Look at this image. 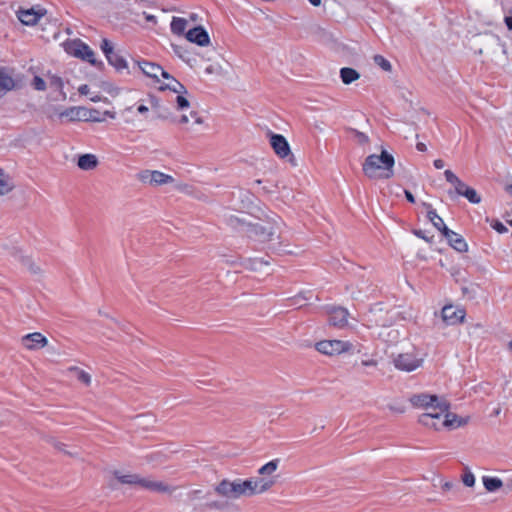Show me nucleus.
Returning a JSON list of instances; mask_svg holds the SVG:
<instances>
[{
    "label": "nucleus",
    "mask_w": 512,
    "mask_h": 512,
    "mask_svg": "<svg viewBox=\"0 0 512 512\" xmlns=\"http://www.w3.org/2000/svg\"><path fill=\"white\" fill-rule=\"evenodd\" d=\"M443 236L448 240L451 247H453L458 252H466L468 249L467 243L464 238L455 233L454 231L445 228Z\"/></svg>",
    "instance_id": "obj_15"
},
{
    "label": "nucleus",
    "mask_w": 512,
    "mask_h": 512,
    "mask_svg": "<svg viewBox=\"0 0 512 512\" xmlns=\"http://www.w3.org/2000/svg\"><path fill=\"white\" fill-rule=\"evenodd\" d=\"M414 234H415L417 237L422 238V239H424V240H425V241H427V242H430V238L425 234V232H424V231H422V230H415V231H414Z\"/></svg>",
    "instance_id": "obj_49"
},
{
    "label": "nucleus",
    "mask_w": 512,
    "mask_h": 512,
    "mask_svg": "<svg viewBox=\"0 0 512 512\" xmlns=\"http://www.w3.org/2000/svg\"><path fill=\"white\" fill-rule=\"evenodd\" d=\"M214 491L217 495L228 499H238L243 496L240 479L234 481L223 479L215 486Z\"/></svg>",
    "instance_id": "obj_6"
},
{
    "label": "nucleus",
    "mask_w": 512,
    "mask_h": 512,
    "mask_svg": "<svg viewBox=\"0 0 512 512\" xmlns=\"http://www.w3.org/2000/svg\"><path fill=\"white\" fill-rule=\"evenodd\" d=\"M88 110L83 107H70L60 113V117H66L70 121H79L88 119Z\"/></svg>",
    "instance_id": "obj_16"
},
{
    "label": "nucleus",
    "mask_w": 512,
    "mask_h": 512,
    "mask_svg": "<svg viewBox=\"0 0 512 512\" xmlns=\"http://www.w3.org/2000/svg\"><path fill=\"white\" fill-rule=\"evenodd\" d=\"M187 27V20L184 18L173 17L170 24L172 33L182 35Z\"/></svg>",
    "instance_id": "obj_30"
},
{
    "label": "nucleus",
    "mask_w": 512,
    "mask_h": 512,
    "mask_svg": "<svg viewBox=\"0 0 512 512\" xmlns=\"http://www.w3.org/2000/svg\"><path fill=\"white\" fill-rule=\"evenodd\" d=\"M15 87V81L10 73L9 69L3 66H0V90L1 91H11Z\"/></svg>",
    "instance_id": "obj_17"
},
{
    "label": "nucleus",
    "mask_w": 512,
    "mask_h": 512,
    "mask_svg": "<svg viewBox=\"0 0 512 512\" xmlns=\"http://www.w3.org/2000/svg\"><path fill=\"white\" fill-rule=\"evenodd\" d=\"M313 6H319L321 4V0H308Z\"/></svg>",
    "instance_id": "obj_63"
},
{
    "label": "nucleus",
    "mask_w": 512,
    "mask_h": 512,
    "mask_svg": "<svg viewBox=\"0 0 512 512\" xmlns=\"http://www.w3.org/2000/svg\"><path fill=\"white\" fill-rule=\"evenodd\" d=\"M301 300H305V298H304V297H302L301 295H299V296L295 297V298L293 299V303H292V305H299V306H302Z\"/></svg>",
    "instance_id": "obj_55"
},
{
    "label": "nucleus",
    "mask_w": 512,
    "mask_h": 512,
    "mask_svg": "<svg viewBox=\"0 0 512 512\" xmlns=\"http://www.w3.org/2000/svg\"><path fill=\"white\" fill-rule=\"evenodd\" d=\"M32 86L37 91H44L46 89L45 81L41 77H39V76H35L33 78Z\"/></svg>",
    "instance_id": "obj_39"
},
{
    "label": "nucleus",
    "mask_w": 512,
    "mask_h": 512,
    "mask_svg": "<svg viewBox=\"0 0 512 512\" xmlns=\"http://www.w3.org/2000/svg\"><path fill=\"white\" fill-rule=\"evenodd\" d=\"M443 415L445 418L442 422H440V426L459 427L466 423L465 420L458 418L456 414L449 413L448 410Z\"/></svg>",
    "instance_id": "obj_26"
},
{
    "label": "nucleus",
    "mask_w": 512,
    "mask_h": 512,
    "mask_svg": "<svg viewBox=\"0 0 512 512\" xmlns=\"http://www.w3.org/2000/svg\"><path fill=\"white\" fill-rule=\"evenodd\" d=\"M49 85L52 89L58 91L63 100L66 99V93L63 91L64 83L61 77L57 75H48Z\"/></svg>",
    "instance_id": "obj_28"
},
{
    "label": "nucleus",
    "mask_w": 512,
    "mask_h": 512,
    "mask_svg": "<svg viewBox=\"0 0 512 512\" xmlns=\"http://www.w3.org/2000/svg\"><path fill=\"white\" fill-rule=\"evenodd\" d=\"M184 95L185 94H178L176 97L175 103L178 110L186 109L190 105L188 99Z\"/></svg>",
    "instance_id": "obj_38"
},
{
    "label": "nucleus",
    "mask_w": 512,
    "mask_h": 512,
    "mask_svg": "<svg viewBox=\"0 0 512 512\" xmlns=\"http://www.w3.org/2000/svg\"><path fill=\"white\" fill-rule=\"evenodd\" d=\"M140 68L145 75H147L148 77H151L153 79H156V80H158L159 74L162 69V67L159 66L158 64L148 62V61L142 62L140 64Z\"/></svg>",
    "instance_id": "obj_23"
},
{
    "label": "nucleus",
    "mask_w": 512,
    "mask_h": 512,
    "mask_svg": "<svg viewBox=\"0 0 512 512\" xmlns=\"http://www.w3.org/2000/svg\"><path fill=\"white\" fill-rule=\"evenodd\" d=\"M67 51L70 54L91 63L92 65H96L94 51L87 44L83 43L79 39L69 43Z\"/></svg>",
    "instance_id": "obj_8"
},
{
    "label": "nucleus",
    "mask_w": 512,
    "mask_h": 512,
    "mask_svg": "<svg viewBox=\"0 0 512 512\" xmlns=\"http://www.w3.org/2000/svg\"><path fill=\"white\" fill-rule=\"evenodd\" d=\"M492 228L495 229L498 233H506L507 228L498 220H494L491 224Z\"/></svg>",
    "instance_id": "obj_46"
},
{
    "label": "nucleus",
    "mask_w": 512,
    "mask_h": 512,
    "mask_svg": "<svg viewBox=\"0 0 512 512\" xmlns=\"http://www.w3.org/2000/svg\"><path fill=\"white\" fill-rule=\"evenodd\" d=\"M47 338L40 332H33L21 338V344L28 350H38L47 345Z\"/></svg>",
    "instance_id": "obj_10"
},
{
    "label": "nucleus",
    "mask_w": 512,
    "mask_h": 512,
    "mask_svg": "<svg viewBox=\"0 0 512 512\" xmlns=\"http://www.w3.org/2000/svg\"><path fill=\"white\" fill-rule=\"evenodd\" d=\"M340 77L344 84H351L359 79L360 74L353 68L344 67L340 70Z\"/></svg>",
    "instance_id": "obj_27"
},
{
    "label": "nucleus",
    "mask_w": 512,
    "mask_h": 512,
    "mask_svg": "<svg viewBox=\"0 0 512 512\" xmlns=\"http://www.w3.org/2000/svg\"><path fill=\"white\" fill-rule=\"evenodd\" d=\"M270 144L274 152L280 157L285 158L291 155L290 146L284 136L280 134H271Z\"/></svg>",
    "instance_id": "obj_12"
},
{
    "label": "nucleus",
    "mask_w": 512,
    "mask_h": 512,
    "mask_svg": "<svg viewBox=\"0 0 512 512\" xmlns=\"http://www.w3.org/2000/svg\"><path fill=\"white\" fill-rule=\"evenodd\" d=\"M441 316L447 325H455L457 323H461L464 320L465 311L462 309H457L452 305H446L442 308Z\"/></svg>",
    "instance_id": "obj_11"
},
{
    "label": "nucleus",
    "mask_w": 512,
    "mask_h": 512,
    "mask_svg": "<svg viewBox=\"0 0 512 512\" xmlns=\"http://www.w3.org/2000/svg\"><path fill=\"white\" fill-rule=\"evenodd\" d=\"M89 91H90V88L87 84H83L81 85L79 88H78V92L81 94V95H88L89 94Z\"/></svg>",
    "instance_id": "obj_50"
},
{
    "label": "nucleus",
    "mask_w": 512,
    "mask_h": 512,
    "mask_svg": "<svg viewBox=\"0 0 512 512\" xmlns=\"http://www.w3.org/2000/svg\"><path fill=\"white\" fill-rule=\"evenodd\" d=\"M444 176L446 181L451 183L452 185H454L459 179V177H457L451 170H445Z\"/></svg>",
    "instance_id": "obj_45"
},
{
    "label": "nucleus",
    "mask_w": 512,
    "mask_h": 512,
    "mask_svg": "<svg viewBox=\"0 0 512 512\" xmlns=\"http://www.w3.org/2000/svg\"><path fill=\"white\" fill-rule=\"evenodd\" d=\"M153 170H143L138 174V179L144 184H151V175Z\"/></svg>",
    "instance_id": "obj_40"
},
{
    "label": "nucleus",
    "mask_w": 512,
    "mask_h": 512,
    "mask_svg": "<svg viewBox=\"0 0 512 512\" xmlns=\"http://www.w3.org/2000/svg\"><path fill=\"white\" fill-rule=\"evenodd\" d=\"M98 163V159L94 154H83L79 156L77 165L80 169L89 171L95 169Z\"/></svg>",
    "instance_id": "obj_18"
},
{
    "label": "nucleus",
    "mask_w": 512,
    "mask_h": 512,
    "mask_svg": "<svg viewBox=\"0 0 512 512\" xmlns=\"http://www.w3.org/2000/svg\"><path fill=\"white\" fill-rule=\"evenodd\" d=\"M101 49L104 52L105 56H108L109 54L114 52V48L109 40L103 39L101 43Z\"/></svg>",
    "instance_id": "obj_43"
},
{
    "label": "nucleus",
    "mask_w": 512,
    "mask_h": 512,
    "mask_svg": "<svg viewBox=\"0 0 512 512\" xmlns=\"http://www.w3.org/2000/svg\"><path fill=\"white\" fill-rule=\"evenodd\" d=\"M394 163L392 154L382 149L380 155L371 154L365 159L362 170L369 179H389L394 175Z\"/></svg>",
    "instance_id": "obj_1"
},
{
    "label": "nucleus",
    "mask_w": 512,
    "mask_h": 512,
    "mask_svg": "<svg viewBox=\"0 0 512 512\" xmlns=\"http://www.w3.org/2000/svg\"><path fill=\"white\" fill-rule=\"evenodd\" d=\"M68 370L70 372L74 373V375L76 376L78 381L82 382L86 386L90 385V383H91V376H90V374H88L84 370H81L80 368L75 367V366L70 367Z\"/></svg>",
    "instance_id": "obj_32"
},
{
    "label": "nucleus",
    "mask_w": 512,
    "mask_h": 512,
    "mask_svg": "<svg viewBox=\"0 0 512 512\" xmlns=\"http://www.w3.org/2000/svg\"><path fill=\"white\" fill-rule=\"evenodd\" d=\"M229 224L233 227L240 226L248 237L260 242H268L273 240L276 234V227L270 222L265 223H248L245 219L230 217Z\"/></svg>",
    "instance_id": "obj_2"
},
{
    "label": "nucleus",
    "mask_w": 512,
    "mask_h": 512,
    "mask_svg": "<svg viewBox=\"0 0 512 512\" xmlns=\"http://www.w3.org/2000/svg\"><path fill=\"white\" fill-rule=\"evenodd\" d=\"M274 484L275 481L272 479L253 478L254 495L268 491Z\"/></svg>",
    "instance_id": "obj_20"
},
{
    "label": "nucleus",
    "mask_w": 512,
    "mask_h": 512,
    "mask_svg": "<svg viewBox=\"0 0 512 512\" xmlns=\"http://www.w3.org/2000/svg\"><path fill=\"white\" fill-rule=\"evenodd\" d=\"M159 75H161L163 78L168 79V80H172V78H174L168 72H166L163 68L161 69V72Z\"/></svg>",
    "instance_id": "obj_56"
},
{
    "label": "nucleus",
    "mask_w": 512,
    "mask_h": 512,
    "mask_svg": "<svg viewBox=\"0 0 512 512\" xmlns=\"http://www.w3.org/2000/svg\"><path fill=\"white\" fill-rule=\"evenodd\" d=\"M445 412H442L440 410H427L426 413H423L419 416V423H421L424 426L434 428L438 430L440 428V419L441 416Z\"/></svg>",
    "instance_id": "obj_14"
},
{
    "label": "nucleus",
    "mask_w": 512,
    "mask_h": 512,
    "mask_svg": "<svg viewBox=\"0 0 512 512\" xmlns=\"http://www.w3.org/2000/svg\"><path fill=\"white\" fill-rule=\"evenodd\" d=\"M14 189L12 178L0 168V196Z\"/></svg>",
    "instance_id": "obj_25"
},
{
    "label": "nucleus",
    "mask_w": 512,
    "mask_h": 512,
    "mask_svg": "<svg viewBox=\"0 0 512 512\" xmlns=\"http://www.w3.org/2000/svg\"><path fill=\"white\" fill-rule=\"evenodd\" d=\"M454 188L457 195L463 196L465 189H468L469 186H467L462 180L458 179L454 184Z\"/></svg>",
    "instance_id": "obj_44"
},
{
    "label": "nucleus",
    "mask_w": 512,
    "mask_h": 512,
    "mask_svg": "<svg viewBox=\"0 0 512 512\" xmlns=\"http://www.w3.org/2000/svg\"><path fill=\"white\" fill-rule=\"evenodd\" d=\"M224 504L219 501H212L210 503H207V507L211 509H221L223 508Z\"/></svg>",
    "instance_id": "obj_48"
},
{
    "label": "nucleus",
    "mask_w": 512,
    "mask_h": 512,
    "mask_svg": "<svg viewBox=\"0 0 512 512\" xmlns=\"http://www.w3.org/2000/svg\"><path fill=\"white\" fill-rule=\"evenodd\" d=\"M351 348V343L342 340H323L316 343V350L329 356L347 352Z\"/></svg>",
    "instance_id": "obj_7"
},
{
    "label": "nucleus",
    "mask_w": 512,
    "mask_h": 512,
    "mask_svg": "<svg viewBox=\"0 0 512 512\" xmlns=\"http://www.w3.org/2000/svg\"><path fill=\"white\" fill-rule=\"evenodd\" d=\"M462 481L467 487H472L475 484V477L470 471H467L463 474Z\"/></svg>",
    "instance_id": "obj_41"
},
{
    "label": "nucleus",
    "mask_w": 512,
    "mask_h": 512,
    "mask_svg": "<svg viewBox=\"0 0 512 512\" xmlns=\"http://www.w3.org/2000/svg\"><path fill=\"white\" fill-rule=\"evenodd\" d=\"M188 121H189V119H188L187 115H182L180 120H179V122L182 123V124H186Z\"/></svg>",
    "instance_id": "obj_62"
},
{
    "label": "nucleus",
    "mask_w": 512,
    "mask_h": 512,
    "mask_svg": "<svg viewBox=\"0 0 512 512\" xmlns=\"http://www.w3.org/2000/svg\"><path fill=\"white\" fill-rule=\"evenodd\" d=\"M40 17H41V15L38 14L33 9L18 11L19 21L22 24L27 25V26L35 25Z\"/></svg>",
    "instance_id": "obj_19"
},
{
    "label": "nucleus",
    "mask_w": 512,
    "mask_h": 512,
    "mask_svg": "<svg viewBox=\"0 0 512 512\" xmlns=\"http://www.w3.org/2000/svg\"><path fill=\"white\" fill-rule=\"evenodd\" d=\"M161 457L160 454H151L148 456V460L149 461H156V462H162L161 459H159Z\"/></svg>",
    "instance_id": "obj_53"
},
{
    "label": "nucleus",
    "mask_w": 512,
    "mask_h": 512,
    "mask_svg": "<svg viewBox=\"0 0 512 512\" xmlns=\"http://www.w3.org/2000/svg\"><path fill=\"white\" fill-rule=\"evenodd\" d=\"M106 58H107L108 62L112 66H114L117 70L126 68V61L117 52L114 51L113 53H111L108 56H106Z\"/></svg>",
    "instance_id": "obj_31"
},
{
    "label": "nucleus",
    "mask_w": 512,
    "mask_h": 512,
    "mask_svg": "<svg viewBox=\"0 0 512 512\" xmlns=\"http://www.w3.org/2000/svg\"><path fill=\"white\" fill-rule=\"evenodd\" d=\"M279 462H280L279 459H274V460L266 463L265 465H263L262 467L259 468L258 473L263 476L271 475L272 473H274L277 470Z\"/></svg>",
    "instance_id": "obj_34"
},
{
    "label": "nucleus",
    "mask_w": 512,
    "mask_h": 512,
    "mask_svg": "<svg viewBox=\"0 0 512 512\" xmlns=\"http://www.w3.org/2000/svg\"><path fill=\"white\" fill-rule=\"evenodd\" d=\"M114 476L122 484L135 486L141 489L163 493H171L174 491V489H172L164 482L156 481L151 478L141 477L138 474H121L120 472L115 471Z\"/></svg>",
    "instance_id": "obj_3"
},
{
    "label": "nucleus",
    "mask_w": 512,
    "mask_h": 512,
    "mask_svg": "<svg viewBox=\"0 0 512 512\" xmlns=\"http://www.w3.org/2000/svg\"><path fill=\"white\" fill-rule=\"evenodd\" d=\"M404 193H405V197H406V199H407L410 203H414V202H415V198H414L413 194H412L410 191L405 190V191H404Z\"/></svg>",
    "instance_id": "obj_52"
},
{
    "label": "nucleus",
    "mask_w": 512,
    "mask_h": 512,
    "mask_svg": "<svg viewBox=\"0 0 512 512\" xmlns=\"http://www.w3.org/2000/svg\"><path fill=\"white\" fill-rule=\"evenodd\" d=\"M453 484L451 482H445L443 485H442V490L443 491H448L452 488Z\"/></svg>",
    "instance_id": "obj_59"
},
{
    "label": "nucleus",
    "mask_w": 512,
    "mask_h": 512,
    "mask_svg": "<svg viewBox=\"0 0 512 512\" xmlns=\"http://www.w3.org/2000/svg\"><path fill=\"white\" fill-rule=\"evenodd\" d=\"M506 191L512 195V184L506 186Z\"/></svg>",
    "instance_id": "obj_64"
},
{
    "label": "nucleus",
    "mask_w": 512,
    "mask_h": 512,
    "mask_svg": "<svg viewBox=\"0 0 512 512\" xmlns=\"http://www.w3.org/2000/svg\"><path fill=\"white\" fill-rule=\"evenodd\" d=\"M374 59V62L376 65H378L379 67H381L384 71H391L392 69V66H391V63L386 59L384 58L382 55H375L373 57Z\"/></svg>",
    "instance_id": "obj_37"
},
{
    "label": "nucleus",
    "mask_w": 512,
    "mask_h": 512,
    "mask_svg": "<svg viewBox=\"0 0 512 512\" xmlns=\"http://www.w3.org/2000/svg\"><path fill=\"white\" fill-rule=\"evenodd\" d=\"M434 167L436 169H442L444 167V161L442 159H436L434 161Z\"/></svg>",
    "instance_id": "obj_54"
},
{
    "label": "nucleus",
    "mask_w": 512,
    "mask_h": 512,
    "mask_svg": "<svg viewBox=\"0 0 512 512\" xmlns=\"http://www.w3.org/2000/svg\"><path fill=\"white\" fill-rule=\"evenodd\" d=\"M416 148L418 151H421V152H424L427 150L426 145L422 142L417 143Z\"/></svg>",
    "instance_id": "obj_57"
},
{
    "label": "nucleus",
    "mask_w": 512,
    "mask_h": 512,
    "mask_svg": "<svg viewBox=\"0 0 512 512\" xmlns=\"http://www.w3.org/2000/svg\"><path fill=\"white\" fill-rule=\"evenodd\" d=\"M328 321L331 326L344 328L348 324L349 312L343 307H331L327 310Z\"/></svg>",
    "instance_id": "obj_9"
},
{
    "label": "nucleus",
    "mask_w": 512,
    "mask_h": 512,
    "mask_svg": "<svg viewBox=\"0 0 512 512\" xmlns=\"http://www.w3.org/2000/svg\"><path fill=\"white\" fill-rule=\"evenodd\" d=\"M377 361L375 359H369V360H362L361 361V365L362 366H367V367H376L377 366Z\"/></svg>",
    "instance_id": "obj_47"
},
{
    "label": "nucleus",
    "mask_w": 512,
    "mask_h": 512,
    "mask_svg": "<svg viewBox=\"0 0 512 512\" xmlns=\"http://www.w3.org/2000/svg\"><path fill=\"white\" fill-rule=\"evenodd\" d=\"M425 205L428 208V211H427L428 219L432 222V224L434 225L435 228H437L439 231L444 233L445 228H447V226L445 225L443 219L440 216H438V214L436 213V211L434 209L431 208V205H429V204H425Z\"/></svg>",
    "instance_id": "obj_24"
},
{
    "label": "nucleus",
    "mask_w": 512,
    "mask_h": 512,
    "mask_svg": "<svg viewBox=\"0 0 512 512\" xmlns=\"http://www.w3.org/2000/svg\"><path fill=\"white\" fill-rule=\"evenodd\" d=\"M354 138L355 140L360 144L364 145L368 143L369 139L368 136L360 131L353 130Z\"/></svg>",
    "instance_id": "obj_42"
},
{
    "label": "nucleus",
    "mask_w": 512,
    "mask_h": 512,
    "mask_svg": "<svg viewBox=\"0 0 512 512\" xmlns=\"http://www.w3.org/2000/svg\"><path fill=\"white\" fill-rule=\"evenodd\" d=\"M162 90L169 89L177 94H187L186 87L175 78H172L171 82L161 87Z\"/></svg>",
    "instance_id": "obj_33"
},
{
    "label": "nucleus",
    "mask_w": 512,
    "mask_h": 512,
    "mask_svg": "<svg viewBox=\"0 0 512 512\" xmlns=\"http://www.w3.org/2000/svg\"><path fill=\"white\" fill-rule=\"evenodd\" d=\"M191 117L195 118V122L197 124H201L202 123V119L200 117L197 116V113L196 112H192L191 113Z\"/></svg>",
    "instance_id": "obj_60"
},
{
    "label": "nucleus",
    "mask_w": 512,
    "mask_h": 512,
    "mask_svg": "<svg viewBox=\"0 0 512 512\" xmlns=\"http://www.w3.org/2000/svg\"><path fill=\"white\" fill-rule=\"evenodd\" d=\"M410 402L414 407L424 410H440L446 412L449 409V404L445 399L425 393L413 395L410 398Z\"/></svg>",
    "instance_id": "obj_4"
},
{
    "label": "nucleus",
    "mask_w": 512,
    "mask_h": 512,
    "mask_svg": "<svg viewBox=\"0 0 512 512\" xmlns=\"http://www.w3.org/2000/svg\"><path fill=\"white\" fill-rule=\"evenodd\" d=\"M241 491L243 496H252L254 495L253 489V478H249L246 480L240 479Z\"/></svg>",
    "instance_id": "obj_35"
},
{
    "label": "nucleus",
    "mask_w": 512,
    "mask_h": 512,
    "mask_svg": "<svg viewBox=\"0 0 512 512\" xmlns=\"http://www.w3.org/2000/svg\"><path fill=\"white\" fill-rule=\"evenodd\" d=\"M424 355L420 354L417 349L411 352L398 354L394 359V366L401 371L412 372L422 366Z\"/></svg>",
    "instance_id": "obj_5"
},
{
    "label": "nucleus",
    "mask_w": 512,
    "mask_h": 512,
    "mask_svg": "<svg viewBox=\"0 0 512 512\" xmlns=\"http://www.w3.org/2000/svg\"><path fill=\"white\" fill-rule=\"evenodd\" d=\"M463 196L466 197L468 199V201L473 204H478L481 202L480 195L477 193V191L475 189H473L471 187H469L468 189H465Z\"/></svg>",
    "instance_id": "obj_36"
},
{
    "label": "nucleus",
    "mask_w": 512,
    "mask_h": 512,
    "mask_svg": "<svg viewBox=\"0 0 512 512\" xmlns=\"http://www.w3.org/2000/svg\"><path fill=\"white\" fill-rule=\"evenodd\" d=\"M510 16L504 18V22L509 30H512V9L510 10Z\"/></svg>",
    "instance_id": "obj_51"
},
{
    "label": "nucleus",
    "mask_w": 512,
    "mask_h": 512,
    "mask_svg": "<svg viewBox=\"0 0 512 512\" xmlns=\"http://www.w3.org/2000/svg\"><path fill=\"white\" fill-rule=\"evenodd\" d=\"M483 484L485 489L489 492H495L498 489H500L503 485L502 481L499 478L489 476L483 477Z\"/></svg>",
    "instance_id": "obj_29"
},
{
    "label": "nucleus",
    "mask_w": 512,
    "mask_h": 512,
    "mask_svg": "<svg viewBox=\"0 0 512 512\" xmlns=\"http://www.w3.org/2000/svg\"><path fill=\"white\" fill-rule=\"evenodd\" d=\"M137 111L141 114H144L148 111V107L145 105H139Z\"/></svg>",
    "instance_id": "obj_58"
},
{
    "label": "nucleus",
    "mask_w": 512,
    "mask_h": 512,
    "mask_svg": "<svg viewBox=\"0 0 512 512\" xmlns=\"http://www.w3.org/2000/svg\"><path fill=\"white\" fill-rule=\"evenodd\" d=\"M151 186H161L174 182V178L163 172L153 170L151 175Z\"/></svg>",
    "instance_id": "obj_21"
},
{
    "label": "nucleus",
    "mask_w": 512,
    "mask_h": 512,
    "mask_svg": "<svg viewBox=\"0 0 512 512\" xmlns=\"http://www.w3.org/2000/svg\"><path fill=\"white\" fill-rule=\"evenodd\" d=\"M15 258L33 274H39L41 268L37 265L31 257L23 255L21 252L15 254Z\"/></svg>",
    "instance_id": "obj_22"
},
{
    "label": "nucleus",
    "mask_w": 512,
    "mask_h": 512,
    "mask_svg": "<svg viewBox=\"0 0 512 512\" xmlns=\"http://www.w3.org/2000/svg\"><path fill=\"white\" fill-rule=\"evenodd\" d=\"M186 39L199 46H208L210 38L206 30L202 26L194 27L186 33Z\"/></svg>",
    "instance_id": "obj_13"
},
{
    "label": "nucleus",
    "mask_w": 512,
    "mask_h": 512,
    "mask_svg": "<svg viewBox=\"0 0 512 512\" xmlns=\"http://www.w3.org/2000/svg\"><path fill=\"white\" fill-rule=\"evenodd\" d=\"M145 19H146L148 22L156 23V17H155L154 15H146V16H145Z\"/></svg>",
    "instance_id": "obj_61"
}]
</instances>
